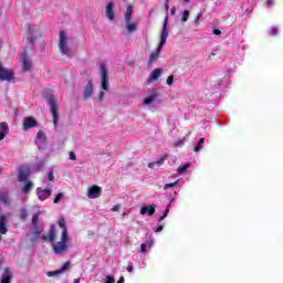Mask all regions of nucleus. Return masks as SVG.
Listing matches in <instances>:
<instances>
[{"label":"nucleus","instance_id":"de8ad7c7","mask_svg":"<svg viewBox=\"0 0 283 283\" xmlns=\"http://www.w3.org/2000/svg\"><path fill=\"white\" fill-rule=\"evenodd\" d=\"M213 34H216L217 36H220V34H222V31L218 30V29H214Z\"/></svg>","mask_w":283,"mask_h":283},{"label":"nucleus","instance_id":"4468645a","mask_svg":"<svg viewBox=\"0 0 283 283\" xmlns=\"http://www.w3.org/2000/svg\"><path fill=\"white\" fill-rule=\"evenodd\" d=\"M36 41V29L32 25H29L28 33H27V43L32 45Z\"/></svg>","mask_w":283,"mask_h":283},{"label":"nucleus","instance_id":"6e6552de","mask_svg":"<svg viewBox=\"0 0 283 283\" xmlns=\"http://www.w3.org/2000/svg\"><path fill=\"white\" fill-rule=\"evenodd\" d=\"M13 78L14 72L0 65V81H7V83H10Z\"/></svg>","mask_w":283,"mask_h":283},{"label":"nucleus","instance_id":"9b49d317","mask_svg":"<svg viewBox=\"0 0 283 283\" xmlns=\"http://www.w3.org/2000/svg\"><path fill=\"white\" fill-rule=\"evenodd\" d=\"M35 193L38 196V199L41 200V202H44V200H48V198H50V196H52V189L50 188H36L35 189Z\"/></svg>","mask_w":283,"mask_h":283},{"label":"nucleus","instance_id":"6e6d98bb","mask_svg":"<svg viewBox=\"0 0 283 283\" xmlns=\"http://www.w3.org/2000/svg\"><path fill=\"white\" fill-rule=\"evenodd\" d=\"M117 283H125V277H119V280L117 281Z\"/></svg>","mask_w":283,"mask_h":283},{"label":"nucleus","instance_id":"7c9ffc66","mask_svg":"<svg viewBox=\"0 0 283 283\" xmlns=\"http://www.w3.org/2000/svg\"><path fill=\"white\" fill-rule=\"evenodd\" d=\"M188 167H191V164L186 163V164H184V165H181V166H179V167L177 168V172H179V174H185V171H187V168H188Z\"/></svg>","mask_w":283,"mask_h":283},{"label":"nucleus","instance_id":"a878e982","mask_svg":"<svg viewBox=\"0 0 283 283\" xmlns=\"http://www.w3.org/2000/svg\"><path fill=\"white\" fill-rule=\"evenodd\" d=\"M59 227L62 228L61 235H63V238H65L66 235H70V233H67V226L65 223V219H60L59 220Z\"/></svg>","mask_w":283,"mask_h":283},{"label":"nucleus","instance_id":"ddd939ff","mask_svg":"<svg viewBox=\"0 0 283 283\" xmlns=\"http://www.w3.org/2000/svg\"><path fill=\"white\" fill-rule=\"evenodd\" d=\"M36 125H39L36 119H34L33 117H27V118H24V122L22 124V129H23V132H28V129H32V128L36 127Z\"/></svg>","mask_w":283,"mask_h":283},{"label":"nucleus","instance_id":"cd10ccee","mask_svg":"<svg viewBox=\"0 0 283 283\" xmlns=\"http://www.w3.org/2000/svg\"><path fill=\"white\" fill-rule=\"evenodd\" d=\"M32 187H34V184H32V181H28L22 188V193H30Z\"/></svg>","mask_w":283,"mask_h":283},{"label":"nucleus","instance_id":"c03bdc74","mask_svg":"<svg viewBox=\"0 0 283 283\" xmlns=\"http://www.w3.org/2000/svg\"><path fill=\"white\" fill-rule=\"evenodd\" d=\"M140 251H142L143 253H147V244L142 243V244H140Z\"/></svg>","mask_w":283,"mask_h":283},{"label":"nucleus","instance_id":"dca6fc26","mask_svg":"<svg viewBox=\"0 0 283 283\" xmlns=\"http://www.w3.org/2000/svg\"><path fill=\"white\" fill-rule=\"evenodd\" d=\"M163 76V69H155L148 76L147 83H154Z\"/></svg>","mask_w":283,"mask_h":283},{"label":"nucleus","instance_id":"423d86ee","mask_svg":"<svg viewBox=\"0 0 283 283\" xmlns=\"http://www.w3.org/2000/svg\"><path fill=\"white\" fill-rule=\"evenodd\" d=\"M156 101H158V93L153 92L144 99V105L145 107L154 112L158 107L156 106Z\"/></svg>","mask_w":283,"mask_h":283},{"label":"nucleus","instance_id":"603ef678","mask_svg":"<svg viewBox=\"0 0 283 283\" xmlns=\"http://www.w3.org/2000/svg\"><path fill=\"white\" fill-rule=\"evenodd\" d=\"M275 1L274 0H268L266 6H274Z\"/></svg>","mask_w":283,"mask_h":283},{"label":"nucleus","instance_id":"9d476101","mask_svg":"<svg viewBox=\"0 0 283 283\" xmlns=\"http://www.w3.org/2000/svg\"><path fill=\"white\" fill-rule=\"evenodd\" d=\"M103 189L98 186H91L87 188V198L90 200H96V198H101V193H102Z\"/></svg>","mask_w":283,"mask_h":283},{"label":"nucleus","instance_id":"5701e85b","mask_svg":"<svg viewBox=\"0 0 283 283\" xmlns=\"http://www.w3.org/2000/svg\"><path fill=\"white\" fill-rule=\"evenodd\" d=\"M106 18L109 21H114V2H108L106 4Z\"/></svg>","mask_w":283,"mask_h":283},{"label":"nucleus","instance_id":"f257e3e1","mask_svg":"<svg viewBox=\"0 0 283 283\" xmlns=\"http://www.w3.org/2000/svg\"><path fill=\"white\" fill-rule=\"evenodd\" d=\"M43 240L45 242H51L53 245V251L55 255H61L67 251L69 245L67 242L70 240V235H66L63 238V234H61L60 241L55 242L56 240V227L51 226L48 232V235H43Z\"/></svg>","mask_w":283,"mask_h":283},{"label":"nucleus","instance_id":"393cba45","mask_svg":"<svg viewBox=\"0 0 283 283\" xmlns=\"http://www.w3.org/2000/svg\"><path fill=\"white\" fill-rule=\"evenodd\" d=\"M134 14V7L128 6L124 15L125 23H129L132 21V15Z\"/></svg>","mask_w":283,"mask_h":283},{"label":"nucleus","instance_id":"c756f323","mask_svg":"<svg viewBox=\"0 0 283 283\" xmlns=\"http://www.w3.org/2000/svg\"><path fill=\"white\" fill-rule=\"evenodd\" d=\"M41 213H43V211H38L33 214L32 217L33 227H36V224H39V217L41 216Z\"/></svg>","mask_w":283,"mask_h":283},{"label":"nucleus","instance_id":"79ce46f5","mask_svg":"<svg viewBox=\"0 0 283 283\" xmlns=\"http://www.w3.org/2000/svg\"><path fill=\"white\" fill-rule=\"evenodd\" d=\"M20 217H21L22 220H25V218H28V210L22 209Z\"/></svg>","mask_w":283,"mask_h":283},{"label":"nucleus","instance_id":"f8f14e48","mask_svg":"<svg viewBox=\"0 0 283 283\" xmlns=\"http://www.w3.org/2000/svg\"><path fill=\"white\" fill-rule=\"evenodd\" d=\"M70 266H72V263H70V261H67L62 265V268L60 270L49 271L46 273V275H48V277H54L56 275H61V274L65 273V271H70Z\"/></svg>","mask_w":283,"mask_h":283},{"label":"nucleus","instance_id":"3c124183","mask_svg":"<svg viewBox=\"0 0 283 283\" xmlns=\"http://www.w3.org/2000/svg\"><path fill=\"white\" fill-rule=\"evenodd\" d=\"M119 209H120V206H114V207L111 209V211H119Z\"/></svg>","mask_w":283,"mask_h":283},{"label":"nucleus","instance_id":"4be33fe9","mask_svg":"<svg viewBox=\"0 0 283 283\" xmlns=\"http://www.w3.org/2000/svg\"><path fill=\"white\" fill-rule=\"evenodd\" d=\"M12 282V271L10 269H4L1 277V283H11Z\"/></svg>","mask_w":283,"mask_h":283},{"label":"nucleus","instance_id":"7ed1b4c3","mask_svg":"<svg viewBox=\"0 0 283 283\" xmlns=\"http://www.w3.org/2000/svg\"><path fill=\"white\" fill-rule=\"evenodd\" d=\"M60 50L64 56H74V49L70 48V39L64 31L60 32Z\"/></svg>","mask_w":283,"mask_h":283},{"label":"nucleus","instance_id":"052dcab7","mask_svg":"<svg viewBox=\"0 0 283 283\" xmlns=\"http://www.w3.org/2000/svg\"><path fill=\"white\" fill-rule=\"evenodd\" d=\"M125 216H127V212H124V213H123V218H125Z\"/></svg>","mask_w":283,"mask_h":283},{"label":"nucleus","instance_id":"680f3d73","mask_svg":"<svg viewBox=\"0 0 283 283\" xmlns=\"http://www.w3.org/2000/svg\"><path fill=\"white\" fill-rule=\"evenodd\" d=\"M0 242H1V235H0Z\"/></svg>","mask_w":283,"mask_h":283},{"label":"nucleus","instance_id":"6ab92c4d","mask_svg":"<svg viewBox=\"0 0 283 283\" xmlns=\"http://www.w3.org/2000/svg\"><path fill=\"white\" fill-rule=\"evenodd\" d=\"M28 178H30V168L28 167L21 168L19 171L18 180L20 182H25Z\"/></svg>","mask_w":283,"mask_h":283},{"label":"nucleus","instance_id":"20e7f679","mask_svg":"<svg viewBox=\"0 0 283 283\" xmlns=\"http://www.w3.org/2000/svg\"><path fill=\"white\" fill-rule=\"evenodd\" d=\"M50 112L53 117V125L54 127H57L59 125V102L56 101V97L51 96L48 99Z\"/></svg>","mask_w":283,"mask_h":283},{"label":"nucleus","instance_id":"e433bc0d","mask_svg":"<svg viewBox=\"0 0 283 283\" xmlns=\"http://www.w3.org/2000/svg\"><path fill=\"white\" fill-rule=\"evenodd\" d=\"M61 200H63V192H60L55 196V198L53 199L54 205H59V202H61Z\"/></svg>","mask_w":283,"mask_h":283},{"label":"nucleus","instance_id":"09e8293b","mask_svg":"<svg viewBox=\"0 0 283 283\" xmlns=\"http://www.w3.org/2000/svg\"><path fill=\"white\" fill-rule=\"evenodd\" d=\"M41 169H43V161H40L38 164V171H41Z\"/></svg>","mask_w":283,"mask_h":283},{"label":"nucleus","instance_id":"864d4df0","mask_svg":"<svg viewBox=\"0 0 283 283\" xmlns=\"http://www.w3.org/2000/svg\"><path fill=\"white\" fill-rule=\"evenodd\" d=\"M200 17H202V13H199L197 18L195 19V23H198L200 21Z\"/></svg>","mask_w":283,"mask_h":283},{"label":"nucleus","instance_id":"0eeeda50","mask_svg":"<svg viewBox=\"0 0 283 283\" xmlns=\"http://www.w3.org/2000/svg\"><path fill=\"white\" fill-rule=\"evenodd\" d=\"M20 61L22 63L23 72H30L32 70V60L30 59V55H28V51H24L20 55Z\"/></svg>","mask_w":283,"mask_h":283},{"label":"nucleus","instance_id":"473e14b6","mask_svg":"<svg viewBox=\"0 0 283 283\" xmlns=\"http://www.w3.org/2000/svg\"><path fill=\"white\" fill-rule=\"evenodd\" d=\"M171 207V203H169L166 207V210L164 211L163 216L159 218V222H161L163 220H165V218H167V216H169V208Z\"/></svg>","mask_w":283,"mask_h":283},{"label":"nucleus","instance_id":"39448f33","mask_svg":"<svg viewBox=\"0 0 283 283\" xmlns=\"http://www.w3.org/2000/svg\"><path fill=\"white\" fill-rule=\"evenodd\" d=\"M99 74L102 78V90H104V92H107L109 90V76L107 75V66L105 65V63H102L99 65Z\"/></svg>","mask_w":283,"mask_h":283},{"label":"nucleus","instance_id":"a211bd4d","mask_svg":"<svg viewBox=\"0 0 283 283\" xmlns=\"http://www.w3.org/2000/svg\"><path fill=\"white\" fill-rule=\"evenodd\" d=\"M92 94H94V84L90 81L84 86L83 96L84 98H92Z\"/></svg>","mask_w":283,"mask_h":283},{"label":"nucleus","instance_id":"f704fd0d","mask_svg":"<svg viewBox=\"0 0 283 283\" xmlns=\"http://www.w3.org/2000/svg\"><path fill=\"white\" fill-rule=\"evenodd\" d=\"M187 142V137H184L182 139H178L174 143L175 147H182L185 143Z\"/></svg>","mask_w":283,"mask_h":283},{"label":"nucleus","instance_id":"b1692460","mask_svg":"<svg viewBox=\"0 0 283 283\" xmlns=\"http://www.w3.org/2000/svg\"><path fill=\"white\" fill-rule=\"evenodd\" d=\"M0 202L7 207H10L12 199H10V195L8 192H0Z\"/></svg>","mask_w":283,"mask_h":283},{"label":"nucleus","instance_id":"13d9d810","mask_svg":"<svg viewBox=\"0 0 283 283\" xmlns=\"http://www.w3.org/2000/svg\"><path fill=\"white\" fill-rule=\"evenodd\" d=\"M73 283H81V279H74Z\"/></svg>","mask_w":283,"mask_h":283},{"label":"nucleus","instance_id":"2eb2a0df","mask_svg":"<svg viewBox=\"0 0 283 283\" xmlns=\"http://www.w3.org/2000/svg\"><path fill=\"white\" fill-rule=\"evenodd\" d=\"M156 205H149V206H144L140 208L139 213L140 216H154L156 213Z\"/></svg>","mask_w":283,"mask_h":283},{"label":"nucleus","instance_id":"37998d69","mask_svg":"<svg viewBox=\"0 0 283 283\" xmlns=\"http://www.w3.org/2000/svg\"><path fill=\"white\" fill-rule=\"evenodd\" d=\"M104 98H105V92H101V93L98 94V101H99V103H103Z\"/></svg>","mask_w":283,"mask_h":283},{"label":"nucleus","instance_id":"4c0bfd02","mask_svg":"<svg viewBox=\"0 0 283 283\" xmlns=\"http://www.w3.org/2000/svg\"><path fill=\"white\" fill-rule=\"evenodd\" d=\"M182 23H187L189 21V11L185 10L181 18Z\"/></svg>","mask_w":283,"mask_h":283},{"label":"nucleus","instance_id":"412c9836","mask_svg":"<svg viewBox=\"0 0 283 283\" xmlns=\"http://www.w3.org/2000/svg\"><path fill=\"white\" fill-rule=\"evenodd\" d=\"M165 160H167V156H163L161 158L157 159L156 161H153L148 164L149 169H158L161 167V165H165Z\"/></svg>","mask_w":283,"mask_h":283},{"label":"nucleus","instance_id":"aec40b11","mask_svg":"<svg viewBox=\"0 0 283 283\" xmlns=\"http://www.w3.org/2000/svg\"><path fill=\"white\" fill-rule=\"evenodd\" d=\"M8 134H10V127H8V124L6 122L0 123V140H3Z\"/></svg>","mask_w":283,"mask_h":283},{"label":"nucleus","instance_id":"c85d7f7f","mask_svg":"<svg viewBox=\"0 0 283 283\" xmlns=\"http://www.w3.org/2000/svg\"><path fill=\"white\" fill-rule=\"evenodd\" d=\"M203 147H205V138H201V139L198 142L197 146L193 148V151H195L196 154H198V151H200L201 149H203Z\"/></svg>","mask_w":283,"mask_h":283},{"label":"nucleus","instance_id":"4d7b16f0","mask_svg":"<svg viewBox=\"0 0 283 283\" xmlns=\"http://www.w3.org/2000/svg\"><path fill=\"white\" fill-rule=\"evenodd\" d=\"M170 14H176V9H175V7L170 10Z\"/></svg>","mask_w":283,"mask_h":283},{"label":"nucleus","instance_id":"bb28decb","mask_svg":"<svg viewBox=\"0 0 283 283\" xmlns=\"http://www.w3.org/2000/svg\"><path fill=\"white\" fill-rule=\"evenodd\" d=\"M127 32H136L138 30V23L136 22H125Z\"/></svg>","mask_w":283,"mask_h":283},{"label":"nucleus","instance_id":"8fccbe9b","mask_svg":"<svg viewBox=\"0 0 283 283\" xmlns=\"http://www.w3.org/2000/svg\"><path fill=\"white\" fill-rule=\"evenodd\" d=\"M126 271H127L128 273H132V271H134V266H133V265H128V266L126 268Z\"/></svg>","mask_w":283,"mask_h":283},{"label":"nucleus","instance_id":"1a4fd4ad","mask_svg":"<svg viewBox=\"0 0 283 283\" xmlns=\"http://www.w3.org/2000/svg\"><path fill=\"white\" fill-rule=\"evenodd\" d=\"M35 145L38 146V149H41V150L48 147V138L45 137V133H43V130H40L36 134Z\"/></svg>","mask_w":283,"mask_h":283},{"label":"nucleus","instance_id":"2f4dec72","mask_svg":"<svg viewBox=\"0 0 283 283\" xmlns=\"http://www.w3.org/2000/svg\"><path fill=\"white\" fill-rule=\"evenodd\" d=\"M31 233L33 235H41V233H43V229H41L39 226H33Z\"/></svg>","mask_w":283,"mask_h":283},{"label":"nucleus","instance_id":"f3484780","mask_svg":"<svg viewBox=\"0 0 283 283\" xmlns=\"http://www.w3.org/2000/svg\"><path fill=\"white\" fill-rule=\"evenodd\" d=\"M6 224H8V214H1L0 216V234L1 235H6V233H8V227H6Z\"/></svg>","mask_w":283,"mask_h":283},{"label":"nucleus","instance_id":"f03ea898","mask_svg":"<svg viewBox=\"0 0 283 283\" xmlns=\"http://www.w3.org/2000/svg\"><path fill=\"white\" fill-rule=\"evenodd\" d=\"M169 18L166 17L163 23L161 33H160V41L158 48L150 54L148 63L151 65V63H156L158 61V56H160V52L163 51V48H165V44L167 43V39L169 36Z\"/></svg>","mask_w":283,"mask_h":283},{"label":"nucleus","instance_id":"49530a36","mask_svg":"<svg viewBox=\"0 0 283 283\" xmlns=\"http://www.w3.org/2000/svg\"><path fill=\"white\" fill-rule=\"evenodd\" d=\"M70 160H76V154H74V151L70 153Z\"/></svg>","mask_w":283,"mask_h":283},{"label":"nucleus","instance_id":"5fc2aeb1","mask_svg":"<svg viewBox=\"0 0 283 283\" xmlns=\"http://www.w3.org/2000/svg\"><path fill=\"white\" fill-rule=\"evenodd\" d=\"M154 244V239H148V247H151Z\"/></svg>","mask_w":283,"mask_h":283},{"label":"nucleus","instance_id":"bf43d9fd","mask_svg":"<svg viewBox=\"0 0 283 283\" xmlns=\"http://www.w3.org/2000/svg\"><path fill=\"white\" fill-rule=\"evenodd\" d=\"M184 1V3H189V0H182Z\"/></svg>","mask_w":283,"mask_h":283},{"label":"nucleus","instance_id":"58836bf2","mask_svg":"<svg viewBox=\"0 0 283 283\" xmlns=\"http://www.w3.org/2000/svg\"><path fill=\"white\" fill-rule=\"evenodd\" d=\"M178 182H180V180H176L175 182L166 184L164 186V190L167 191V189H169L171 187H176V185H178Z\"/></svg>","mask_w":283,"mask_h":283},{"label":"nucleus","instance_id":"ea45409f","mask_svg":"<svg viewBox=\"0 0 283 283\" xmlns=\"http://www.w3.org/2000/svg\"><path fill=\"white\" fill-rule=\"evenodd\" d=\"M166 84L169 85V87H171V85H174V75H169L167 77Z\"/></svg>","mask_w":283,"mask_h":283},{"label":"nucleus","instance_id":"c9c22d12","mask_svg":"<svg viewBox=\"0 0 283 283\" xmlns=\"http://www.w3.org/2000/svg\"><path fill=\"white\" fill-rule=\"evenodd\" d=\"M103 283H116V280L114 279V276L106 275V276L103 279Z\"/></svg>","mask_w":283,"mask_h":283},{"label":"nucleus","instance_id":"72a5a7b5","mask_svg":"<svg viewBox=\"0 0 283 283\" xmlns=\"http://www.w3.org/2000/svg\"><path fill=\"white\" fill-rule=\"evenodd\" d=\"M280 30L277 29V27H272L269 31L270 36H277Z\"/></svg>","mask_w":283,"mask_h":283},{"label":"nucleus","instance_id":"a19ab883","mask_svg":"<svg viewBox=\"0 0 283 283\" xmlns=\"http://www.w3.org/2000/svg\"><path fill=\"white\" fill-rule=\"evenodd\" d=\"M163 229H165V226L159 224L158 227L153 228V231L155 233H160V231H163Z\"/></svg>","mask_w":283,"mask_h":283},{"label":"nucleus","instance_id":"a18cd8bd","mask_svg":"<svg viewBox=\"0 0 283 283\" xmlns=\"http://www.w3.org/2000/svg\"><path fill=\"white\" fill-rule=\"evenodd\" d=\"M49 180H50L51 182H54V172H53V171H50V172H49Z\"/></svg>","mask_w":283,"mask_h":283}]
</instances>
